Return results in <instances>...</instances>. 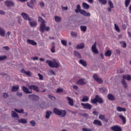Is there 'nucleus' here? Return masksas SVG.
<instances>
[{
  "label": "nucleus",
  "mask_w": 131,
  "mask_h": 131,
  "mask_svg": "<svg viewBox=\"0 0 131 131\" xmlns=\"http://www.w3.org/2000/svg\"><path fill=\"white\" fill-rule=\"evenodd\" d=\"M111 129L113 131H121L122 130V129H121V127L118 125H115L112 127H111Z\"/></svg>",
  "instance_id": "nucleus-14"
},
{
  "label": "nucleus",
  "mask_w": 131,
  "mask_h": 131,
  "mask_svg": "<svg viewBox=\"0 0 131 131\" xmlns=\"http://www.w3.org/2000/svg\"><path fill=\"white\" fill-rule=\"evenodd\" d=\"M27 42H28L29 45H31L32 46H36V45H37V43H36V42L31 39H28L27 40Z\"/></svg>",
  "instance_id": "nucleus-18"
},
{
  "label": "nucleus",
  "mask_w": 131,
  "mask_h": 131,
  "mask_svg": "<svg viewBox=\"0 0 131 131\" xmlns=\"http://www.w3.org/2000/svg\"><path fill=\"white\" fill-rule=\"evenodd\" d=\"M21 90L25 94H32V91H29V89L25 86H23Z\"/></svg>",
  "instance_id": "nucleus-13"
},
{
  "label": "nucleus",
  "mask_w": 131,
  "mask_h": 131,
  "mask_svg": "<svg viewBox=\"0 0 131 131\" xmlns=\"http://www.w3.org/2000/svg\"><path fill=\"white\" fill-rule=\"evenodd\" d=\"M40 7H45V3L43 2H40Z\"/></svg>",
  "instance_id": "nucleus-62"
},
{
  "label": "nucleus",
  "mask_w": 131,
  "mask_h": 131,
  "mask_svg": "<svg viewBox=\"0 0 131 131\" xmlns=\"http://www.w3.org/2000/svg\"><path fill=\"white\" fill-rule=\"evenodd\" d=\"M53 113H55L56 115H58L60 117H65L67 112L66 110H60L55 107L53 108Z\"/></svg>",
  "instance_id": "nucleus-2"
},
{
  "label": "nucleus",
  "mask_w": 131,
  "mask_h": 131,
  "mask_svg": "<svg viewBox=\"0 0 131 131\" xmlns=\"http://www.w3.org/2000/svg\"><path fill=\"white\" fill-rule=\"evenodd\" d=\"M119 118H120L122 121L123 124H125L126 123V118L123 115H120L119 116Z\"/></svg>",
  "instance_id": "nucleus-22"
},
{
  "label": "nucleus",
  "mask_w": 131,
  "mask_h": 131,
  "mask_svg": "<svg viewBox=\"0 0 131 131\" xmlns=\"http://www.w3.org/2000/svg\"><path fill=\"white\" fill-rule=\"evenodd\" d=\"M99 119H101V120H105V116L102 115H99Z\"/></svg>",
  "instance_id": "nucleus-51"
},
{
  "label": "nucleus",
  "mask_w": 131,
  "mask_h": 131,
  "mask_svg": "<svg viewBox=\"0 0 131 131\" xmlns=\"http://www.w3.org/2000/svg\"><path fill=\"white\" fill-rule=\"evenodd\" d=\"M19 90V85L13 86L12 88L11 92H17Z\"/></svg>",
  "instance_id": "nucleus-31"
},
{
  "label": "nucleus",
  "mask_w": 131,
  "mask_h": 131,
  "mask_svg": "<svg viewBox=\"0 0 131 131\" xmlns=\"http://www.w3.org/2000/svg\"><path fill=\"white\" fill-rule=\"evenodd\" d=\"M93 77V79H94V80L97 81V82L98 83L100 84L103 83V80H102L101 78L99 77V76L97 74H94Z\"/></svg>",
  "instance_id": "nucleus-6"
},
{
  "label": "nucleus",
  "mask_w": 131,
  "mask_h": 131,
  "mask_svg": "<svg viewBox=\"0 0 131 131\" xmlns=\"http://www.w3.org/2000/svg\"><path fill=\"white\" fill-rule=\"evenodd\" d=\"M82 7L85 10H89L90 9V6L89 4L85 3H83L82 4Z\"/></svg>",
  "instance_id": "nucleus-26"
},
{
  "label": "nucleus",
  "mask_w": 131,
  "mask_h": 131,
  "mask_svg": "<svg viewBox=\"0 0 131 131\" xmlns=\"http://www.w3.org/2000/svg\"><path fill=\"white\" fill-rule=\"evenodd\" d=\"M80 14H81V15H83L85 17H91V13L86 12L85 10H81Z\"/></svg>",
  "instance_id": "nucleus-16"
},
{
  "label": "nucleus",
  "mask_w": 131,
  "mask_h": 131,
  "mask_svg": "<svg viewBox=\"0 0 131 131\" xmlns=\"http://www.w3.org/2000/svg\"><path fill=\"white\" fill-rule=\"evenodd\" d=\"M115 25V29L116 31H117V32H120V29H119V27H118V26L116 25V24H114Z\"/></svg>",
  "instance_id": "nucleus-42"
},
{
  "label": "nucleus",
  "mask_w": 131,
  "mask_h": 131,
  "mask_svg": "<svg viewBox=\"0 0 131 131\" xmlns=\"http://www.w3.org/2000/svg\"><path fill=\"white\" fill-rule=\"evenodd\" d=\"M51 114H52V112H51L50 111H47L46 112V115L45 116L46 118H47V119H49Z\"/></svg>",
  "instance_id": "nucleus-32"
},
{
  "label": "nucleus",
  "mask_w": 131,
  "mask_h": 131,
  "mask_svg": "<svg viewBox=\"0 0 131 131\" xmlns=\"http://www.w3.org/2000/svg\"><path fill=\"white\" fill-rule=\"evenodd\" d=\"M99 2L101 5H106L107 4V0H99Z\"/></svg>",
  "instance_id": "nucleus-45"
},
{
  "label": "nucleus",
  "mask_w": 131,
  "mask_h": 131,
  "mask_svg": "<svg viewBox=\"0 0 131 131\" xmlns=\"http://www.w3.org/2000/svg\"><path fill=\"white\" fill-rule=\"evenodd\" d=\"M123 80H122V84L124 86L125 89L127 88V84L124 79H127V80H131V76L130 75H123Z\"/></svg>",
  "instance_id": "nucleus-5"
},
{
  "label": "nucleus",
  "mask_w": 131,
  "mask_h": 131,
  "mask_svg": "<svg viewBox=\"0 0 131 131\" xmlns=\"http://www.w3.org/2000/svg\"><path fill=\"white\" fill-rule=\"evenodd\" d=\"M107 99L110 101H114L115 100V97L113 96L112 94H108Z\"/></svg>",
  "instance_id": "nucleus-24"
},
{
  "label": "nucleus",
  "mask_w": 131,
  "mask_h": 131,
  "mask_svg": "<svg viewBox=\"0 0 131 131\" xmlns=\"http://www.w3.org/2000/svg\"><path fill=\"white\" fill-rule=\"evenodd\" d=\"M61 9L62 11H67L68 10V7L61 6Z\"/></svg>",
  "instance_id": "nucleus-57"
},
{
  "label": "nucleus",
  "mask_w": 131,
  "mask_h": 131,
  "mask_svg": "<svg viewBox=\"0 0 131 131\" xmlns=\"http://www.w3.org/2000/svg\"><path fill=\"white\" fill-rule=\"evenodd\" d=\"M33 3H34V2H32V1L27 3V5L28 7H29V8H31V9H33V7H34V5L33 4Z\"/></svg>",
  "instance_id": "nucleus-33"
},
{
  "label": "nucleus",
  "mask_w": 131,
  "mask_h": 131,
  "mask_svg": "<svg viewBox=\"0 0 131 131\" xmlns=\"http://www.w3.org/2000/svg\"><path fill=\"white\" fill-rule=\"evenodd\" d=\"M84 48V43H81L80 44H78L76 46V49L78 50H81V49Z\"/></svg>",
  "instance_id": "nucleus-23"
},
{
  "label": "nucleus",
  "mask_w": 131,
  "mask_h": 131,
  "mask_svg": "<svg viewBox=\"0 0 131 131\" xmlns=\"http://www.w3.org/2000/svg\"><path fill=\"white\" fill-rule=\"evenodd\" d=\"M74 55L75 57H76L77 59H81V55L77 51H74Z\"/></svg>",
  "instance_id": "nucleus-19"
},
{
  "label": "nucleus",
  "mask_w": 131,
  "mask_h": 131,
  "mask_svg": "<svg viewBox=\"0 0 131 131\" xmlns=\"http://www.w3.org/2000/svg\"><path fill=\"white\" fill-rule=\"evenodd\" d=\"M100 92H102L103 94H106L108 91L107 90L106 88H101L100 89Z\"/></svg>",
  "instance_id": "nucleus-40"
},
{
  "label": "nucleus",
  "mask_w": 131,
  "mask_h": 131,
  "mask_svg": "<svg viewBox=\"0 0 131 131\" xmlns=\"http://www.w3.org/2000/svg\"><path fill=\"white\" fill-rule=\"evenodd\" d=\"M71 36H73V37H76V36H77V33L74 32H72L71 33Z\"/></svg>",
  "instance_id": "nucleus-48"
},
{
  "label": "nucleus",
  "mask_w": 131,
  "mask_h": 131,
  "mask_svg": "<svg viewBox=\"0 0 131 131\" xmlns=\"http://www.w3.org/2000/svg\"><path fill=\"white\" fill-rule=\"evenodd\" d=\"M48 98H49V99H50V100L55 101V100H56V97H54V96H52V95H48Z\"/></svg>",
  "instance_id": "nucleus-47"
},
{
  "label": "nucleus",
  "mask_w": 131,
  "mask_h": 131,
  "mask_svg": "<svg viewBox=\"0 0 131 131\" xmlns=\"http://www.w3.org/2000/svg\"><path fill=\"white\" fill-rule=\"evenodd\" d=\"M38 21L40 22V29L39 30L40 31V32H41L42 33H43V32H45V31H49V30H50V27H46V21H45V20H43V18H42V17L39 16L38 17Z\"/></svg>",
  "instance_id": "nucleus-1"
},
{
  "label": "nucleus",
  "mask_w": 131,
  "mask_h": 131,
  "mask_svg": "<svg viewBox=\"0 0 131 131\" xmlns=\"http://www.w3.org/2000/svg\"><path fill=\"white\" fill-rule=\"evenodd\" d=\"M82 130L83 131H92V129L86 128H83Z\"/></svg>",
  "instance_id": "nucleus-61"
},
{
  "label": "nucleus",
  "mask_w": 131,
  "mask_h": 131,
  "mask_svg": "<svg viewBox=\"0 0 131 131\" xmlns=\"http://www.w3.org/2000/svg\"><path fill=\"white\" fill-rule=\"evenodd\" d=\"M111 55H112V52L111 50H107L105 53V56L106 57H111Z\"/></svg>",
  "instance_id": "nucleus-30"
},
{
  "label": "nucleus",
  "mask_w": 131,
  "mask_h": 131,
  "mask_svg": "<svg viewBox=\"0 0 131 131\" xmlns=\"http://www.w3.org/2000/svg\"><path fill=\"white\" fill-rule=\"evenodd\" d=\"M18 122L19 123H23V124H25L27 123V120L25 119H20L18 120Z\"/></svg>",
  "instance_id": "nucleus-29"
},
{
  "label": "nucleus",
  "mask_w": 131,
  "mask_h": 131,
  "mask_svg": "<svg viewBox=\"0 0 131 131\" xmlns=\"http://www.w3.org/2000/svg\"><path fill=\"white\" fill-rule=\"evenodd\" d=\"M29 89H30V91H32V90H33V91H35V92H36L37 93H38L39 92V89L38 88V86L35 85H30L29 86Z\"/></svg>",
  "instance_id": "nucleus-11"
},
{
  "label": "nucleus",
  "mask_w": 131,
  "mask_h": 131,
  "mask_svg": "<svg viewBox=\"0 0 131 131\" xmlns=\"http://www.w3.org/2000/svg\"><path fill=\"white\" fill-rule=\"evenodd\" d=\"M91 49L94 54H99V51L97 49V42H95L92 46Z\"/></svg>",
  "instance_id": "nucleus-10"
},
{
  "label": "nucleus",
  "mask_w": 131,
  "mask_h": 131,
  "mask_svg": "<svg viewBox=\"0 0 131 131\" xmlns=\"http://www.w3.org/2000/svg\"><path fill=\"white\" fill-rule=\"evenodd\" d=\"M30 123L32 126H35L36 123H35V121H34V120L30 121Z\"/></svg>",
  "instance_id": "nucleus-53"
},
{
  "label": "nucleus",
  "mask_w": 131,
  "mask_h": 131,
  "mask_svg": "<svg viewBox=\"0 0 131 131\" xmlns=\"http://www.w3.org/2000/svg\"><path fill=\"white\" fill-rule=\"evenodd\" d=\"M3 98L4 99H7V98H9V95H8V93H5L3 94Z\"/></svg>",
  "instance_id": "nucleus-54"
},
{
  "label": "nucleus",
  "mask_w": 131,
  "mask_h": 131,
  "mask_svg": "<svg viewBox=\"0 0 131 131\" xmlns=\"http://www.w3.org/2000/svg\"><path fill=\"white\" fill-rule=\"evenodd\" d=\"M63 92V90L62 89H58L56 91V93H62Z\"/></svg>",
  "instance_id": "nucleus-60"
},
{
  "label": "nucleus",
  "mask_w": 131,
  "mask_h": 131,
  "mask_svg": "<svg viewBox=\"0 0 131 131\" xmlns=\"http://www.w3.org/2000/svg\"><path fill=\"white\" fill-rule=\"evenodd\" d=\"M129 4H130V0H125V6L126 8H127L128 6H129Z\"/></svg>",
  "instance_id": "nucleus-39"
},
{
  "label": "nucleus",
  "mask_w": 131,
  "mask_h": 131,
  "mask_svg": "<svg viewBox=\"0 0 131 131\" xmlns=\"http://www.w3.org/2000/svg\"><path fill=\"white\" fill-rule=\"evenodd\" d=\"M81 11H83V10L81 9V8L80 7V5L79 4L77 5V9H75V13H79L81 14Z\"/></svg>",
  "instance_id": "nucleus-21"
},
{
  "label": "nucleus",
  "mask_w": 131,
  "mask_h": 131,
  "mask_svg": "<svg viewBox=\"0 0 131 131\" xmlns=\"http://www.w3.org/2000/svg\"><path fill=\"white\" fill-rule=\"evenodd\" d=\"M86 83H88V81H85V79L84 78L80 79L77 81V84L79 85H84Z\"/></svg>",
  "instance_id": "nucleus-7"
},
{
  "label": "nucleus",
  "mask_w": 131,
  "mask_h": 131,
  "mask_svg": "<svg viewBox=\"0 0 131 131\" xmlns=\"http://www.w3.org/2000/svg\"><path fill=\"white\" fill-rule=\"evenodd\" d=\"M79 63L81 64V65H82V66H84V67H86V61H85V60L80 59L79 61Z\"/></svg>",
  "instance_id": "nucleus-28"
},
{
  "label": "nucleus",
  "mask_w": 131,
  "mask_h": 131,
  "mask_svg": "<svg viewBox=\"0 0 131 131\" xmlns=\"http://www.w3.org/2000/svg\"><path fill=\"white\" fill-rule=\"evenodd\" d=\"M29 24L30 25V26H31L32 27H35V26H36L37 25V24L36 23V21H29Z\"/></svg>",
  "instance_id": "nucleus-34"
},
{
  "label": "nucleus",
  "mask_w": 131,
  "mask_h": 131,
  "mask_svg": "<svg viewBox=\"0 0 131 131\" xmlns=\"http://www.w3.org/2000/svg\"><path fill=\"white\" fill-rule=\"evenodd\" d=\"M16 95H17V96H18V97H22V93H21V92H17V93H16Z\"/></svg>",
  "instance_id": "nucleus-59"
},
{
  "label": "nucleus",
  "mask_w": 131,
  "mask_h": 131,
  "mask_svg": "<svg viewBox=\"0 0 131 131\" xmlns=\"http://www.w3.org/2000/svg\"><path fill=\"white\" fill-rule=\"evenodd\" d=\"M73 88L75 91H77V90H78V86H77L76 85H73Z\"/></svg>",
  "instance_id": "nucleus-58"
},
{
  "label": "nucleus",
  "mask_w": 131,
  "mask_h": 131,
  "mask_svg": "<svg viewBox=\"0 0 131 131\" xmlns=\"http://www.w3.org/2000/svg\"><path fill=\"white\" fill-rule=\"evenodd\" d=\"M121 45H123L122 47L125 48L126 47V43L125 41H121L120 42Z\"/></svg>",
  "instance_id": "nucleus-55"
},
{
  "label": "nucleus",
  "mask_w": 131,
  "mask_h": 131,
  "mask_svg": "<svg viewBox=\"0 0 131 131\" xmlns=\"http://www.w3.org/2000/svg\"><path fill=\"white\" fill-rule=\"evenodd\" d=\"M80 29L81 31H83V32H85L86 31V26H81Z\"/></svg>",
  "instance_id": "nucleus-36"
},
{
  "label": "nucleus",
  "mask_w": 131,
  "mask_h": 131,
  "mask_svg": "<svg viewBox=\"0 0 131 131\" xmlns=\"http://www.w3.org/2000/svg\"><path fill=\"white\" fill-rule=\"evenodd\" d=\"M6 59H7L6 56H0V61H3V60H5Z\"/></svg>",
  "instance_id": "nucleus-56"
},
{
  "label": "nucleus",
  "mask_w": 131,
  "mask_h": 131,
  "mask_svg": "<svg viewBox=\"0 0 131 131\" xmlns=\"http://www.w3.org/2000/svg\"><path fill=\"white\" fill-rule=\"evenodd\" d=\"M49 73L50 74H48V75H56V73L53 70H50L49 71Z\"/></svg>",
  "instance_id": "nucleus-44"
},
{
  "label": "nucleus",
  "mask_w": 131,
  "mask_h": 131,
  "mask_svg": "<svg viewBox=\"0 0 131 131\" xmlns=\"http://www.w3.org/2000/svg\"><path fill=\"white\" fill-rule=\"evenodd\" d=\"M116 52L117 54H118V55H120V50L117 49V50H116Z\"/></svg>",
  "instance_id": "nucleus-64"
},
{
  "label": "nucleus",
  "mask_w": 131,
  "mask_h": 131,
  "mask_svg": "<svg viewBox=\"0 0 131 131\" xmlns=\"http://www.w3.org/2000/svg\"><path fill=\"white\" fill-rule=\"evenodd\" d=\"M108 5L110 6V8H111V9H113V8H114V5H113V3L110 0H108Z\"/></svg>",
  "instance_id": "nucleus-41"
},
{
  "label": "nucleus",
  "mask_w": 131,
  "mask_h": 131,
  "mask_svg": "<svg viewBox=\"0 0 131 131\" xmlns=\"http://www.w3.org/2000/svg\"><path fill=\"white\" fill-rule=\"evenodd\" d=\"M93 123L96 125H99V126H101V125H102V122H101L100 121L98 120H94L93 121Z\"/></svg>",
  "instance_id": "nucleus-27"
},
{
  "label": "nucleus",
  "mask_w": 131,
  "mask_h": 131,
  "mask_svg": "<svg viewBox=\"0 0 131 131\" xmlns=\"http://www.w3.org/2000/svg\"><path fill=\"white\" fill-rule=\"evenodd\" d=\"M103 102V99L99 97V95H96L94 99L91 100V103L92 104H97V103L102 104Z\"/></svg>",
  "instance_id": "nucleus-4"
},
{
  "label": "nucleus",
  "mask_w": 131,
  "mask_h": 131,
  "mask_svg": "<svg viewBox=\"0 0 131 131\" xmlns=\"http://www.w3.org/2000/svg\"><path fill=\"white\" fill-rule=\"evenodd\" d=\"M3 48H4V49H5V50H6V51H9V47H8V46H5V47H3Z\"/></svg>",
  "instance_id": "nucleus-63"
},
{
  "label": "nucleus",
  "mask_w": 131,
  "mask_h": 131,
  "mask_svg": "<svg viewBox=\"0 0 131 131\" xmlns=\"http://www.w3.org/2000/svg\"><path fill=\"white\" fill-rule=\"evenodd\" d=\"M116 110L118 112H125V111H126V108L120 106H117Z\"/></svg>",
  "instance_id": "nucleus-17"
},
{
  "label": "nucleus",
  "mask_w": 131,
  "mask_h": 131,
  "mask_svg": "<svg viewBox=\"0 0 131 131\" xmlns=\"http://www.w3.org/2000/svg\"><path fill=\"white\" fill-rule=\"evenodd\" d=\"M15 111L16 112H17V113H24V110L21 109V110H18V109H14Z\"/></svg>",
  "instance_id": "nucleus-43"
},
{
  "label": "nucleus",
  "mask_w": 131,
  "mask_h": 131,
  "mask_svg": "<svg viewBox=\"0 0 131 131\" xmlns=\"http://www.w3.org/2000/svg\"><path fill=\"white\" fill-rule=\"evenodd\" d=\"M55 46H53L52 47L51 49V53H56V50H55Z\"/></svg>",
  "instance_id": "nucleus-50"
},
{
  "label": "nucleus",
  "mask_w": 131,
  "mask_h": 131,
  "mask_svg": "<svg viewBox=\"0 0 131 131\" xmlns=\"http://www.w3.org/2000/svg\"><path fill=\"white\" fill-rule=\"evenodd\" d=\"M46 62L51 68H58L60 66V62H57L55 59H54L53 61L47 60Z\"/></svg>",
  "instance_id": "nucleus-3"
},
{
  "label": "nucleus",
  "mask_w": 131,
  "mask_h": 131,
  "mask_svg": "<svg viewBox=\"0 0 131 131\" xmlns=\"http://www.w3.org/2000/svg\"><path fill=\"white\" fill-rule=\"evenodd\" d=\"M5 4L7 7H12V6H14L15 4L14 2L11 1H6L5 2Z\"/></svg>",
  "instance_id": "nucleus-15"
},
{
  "label": "nucleus",
  "mask_w": 131,
  "mask_h": 131,
  "mask_svg": "<svg viewBox=\"0 0 131 131\" xmlns=\"http://www.w3.org/2000/svg\"><path fill=\"white\" fill-rule=\"evenodd\" d=\"M25 74L26 75H27V76H29V77H31V75H32V74H31V72H30V71H28L25 73Z\"/></svg>",
  "instance_id": "nucleus-49"
},
{
  "label": "nucleus",
  "mask_w": 131,
  "mask_h": 131,
  "mask_svg": "<svg viewBox=\"0 0 131 131\" xmlns=\"http://www.w3.org/2000/svg\"><path fill=\"white\" fill-rule=\"evenodd\" d=\"M89 100V98L88 96H84L81 100L82 102H88Z\"/></svg>",
  "instance_id": "nucleus-38"
},
{
  "label": "nucleus",
  "mask_w": 131,
  "mask_h": 131,
  "mask_svg": "<svg viewBox=\"0 0 131 131\" xmlns=\"http://www.w3.org/2000/svg\"><path fill=\"white\" fill-rule=\"evenodd\" d=\"M21 15L25 20H27V21H31V19L29 18V15H28L27 13L22 12Z\"/></svg>",
  "instance_id": "nucleus-12"
},
{
  "label": "nucleus",
  "mask_w": 131,
  "mask_h": 131,
  "mask_svg": "<svg viewBox=\"0 0 131 131\" xmlns=\"http://www.w3.org/2000/svg\"><path fill=\"white\" fill-rule=\"evenodd\" d=\"M38 76H39V79L40 80H43V76L42 75L40 74V73L38 74Z\"/></svg>",
  "instance_id": "nucleus-52"
},
{
  "label": "nucleus",
  "mask_w": 131,
  "mask_h": 131,
  "mask_svg": "<svg viewBox=\"0 0 131 131\" xmlns=\"http://www.w3.org/2000/svg\"><path fill=\"white\" fill-rule=\"evenodd\" d=\"M11 114H12V117L13 118L16 117L17 118H19V116L14 111H12Z\"/></svg>",
  "instance_id": "nucleus-35"
},
{
  "label": "nucleus",
  "mask_w": 131,
  "mask_h": 131,
  "mask_svg": "<svg viewBox=\"0 0 131 131\" xmlns=\"http://www.w3.org/2000/svg\"><path fill=\"white\" fill-rule=\"evenodd\" d=\"M54 18H55V20L56 22H60V21H61V20H62V18H61V17H59L57 16H55Z\"/></svg>",
  "instance_id": "nucleus-37"
},
{
  "label": "nucleus",
  "mask_w": 131,
  "mask_h": 131,
  "mask_svg": "<svg viewBox=\"0 0 131 131\" xmlns=\"http://www.w3.org/2000/svg\"><path fill=\"white\" fill-rule=\"evenodd\" d=\"M81 105L82 107H83V108H84V109H87L88 110H91L93 107L90 103H81Z\"/></svg>",
  "instance_id": "nucleus-9"
},
{
  "label": "nucleus",
  "mask_w": 131,
  "mask_h": 131,
  "mask_svg": "<svg viewBox=\"0 0 131 131\" xmlns=\"http://www.w3.org/2000/svg\"><path fill=\"white\" fill-rule=\"evenodd\" d=\"M61 42L63 46H64V47L67 46V41L66 40H61Z\"/></svg>",
  "instance_id": "nucleus-46"
},
{
  "label": "nucleus",
  "mask_w": 131,
  "mask_h": 131,
  "mask_svg": "<svg viewBox=\"0 0 131 131\" xmlns=\"http://www.w3.org/2000/svg\"><path fill=\"white\" fill-rule=\"evenodd\" d=\"M6 35V31L5 29L0 27V36L4 37Z\"/></svg>",
  "instance_id": "nucleus-20"
},
{
  "label": "nucleus",
  "mask_w": 131,
  "mask_h": 131,
  "mask_svg": "<svg viewBox=\"0 0 131 131\" xmlns=\"http://www.w3.org/2000/svg\"><path fill=\"white\" fill-rule=\"evenodd\" d=\"M29 99H30L32 101H38L39 100V97L37 95L32 94L29 95Z\"/></svg>",
  "instance_id": "nucleus-8"
},
{
  "label": "nucleus",
  "mask_w": 131,
  "mask_h": 131,
  "mask_svg": "<svg viewBox=\"0 0 131 131\" xmlns=\"http://www.w3.org/2000/svg\"><path fill=\"white\" fill-rule=\"evenodd\" d=\"M67 99L69 101V105H70V106H73V99L70 97H67Z\"/></svg>",
  "instance_id": "nucleus-25"
}]
</instances>
